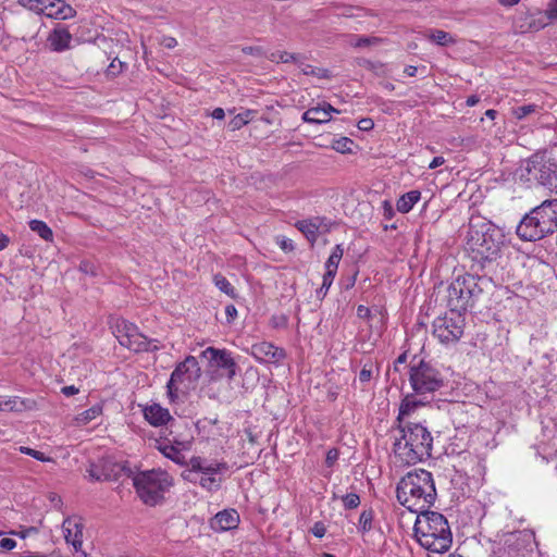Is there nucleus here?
I'll return each instance as SVG.
<instances>
[{
    "instance_id": "obj_26",
    "label": "nucleus",
    "mask_w": 557,
    "mask_h": 557,
    "mask_svg": "<svg viewBox=\"0 0 557 557\" xmlns=\"http://www.w3.org/2000/svg\"><path fill=\"white\" fill-rule=\"evenodd\" d=\"M114 335L120 344H122L125 339V337H128V335L133 334L137 326L134 323H131L126 320H117L113 326Z\"/></svg>"
},
{
    "instance_id": "obj_52",
    "label": "nucleus",
    "mask_w": 557,
    "mask_h": 557,
    "mask_svg": "<svg viewBox=\"0 0 557 557\" xmlns=\"http://www.w3.org/2000/svg\"><path fill=\"white\" fill-rule=\"evenodd\" d=\"M225 314L227 317V322L232 323L237 317V309L234 305H227L225 308Z\"/></svg>"
},
{
    "instance_id": "obj_46",
    "label": "nucleus",
    "mask_w": 557,
    "mask_h": 557,
    "mask_svg": "<svg viewBox=\"0 0 557 557\" xmlns=\"http://www.w3.org/2000/svg\"><path fill=\"white\" fill-rule=\"evenodd\" d=\"M125 63L120 61L119 59H114L107 69V74L110 76H115L123 71Z\"/></svg>"
},
{
    "instance_id": "obj_48",
    "label": "nucleus",
    "mask_w": 557,
    "mask_h": 557,
    "mask_svg": "<svg viewBox=\"0 0 557 557\" xmlns=\"http://www.w3.org/2000/svg\"><path fill=\"white\" fill-rule=\"evenodd\" d=\"M371 377H372V363L364 364L359 373V381L361 383H367L371 380Z\"/></svg>"
},
{
    "instance_id": "obj_16",
    "label": "nucleus",
    "mask_w": 557,
    "mask_h": 557,
    "mask_svg": "<svg viewBox=\"0 0 557 557\" xmlns=\"http://www.w3.org/2000/svg\"><path fill=\"white\" fill-rule=\"evenodd\" d=\"M296 228L300 231L305 237L313 245L321 232H326L327 227L324 224V219L315 216L308 220L297 221Z\"/></svg>"
},
{
    "instance_id": "obj_36",
    "label": "nucleus",
    "mask_w": 557,
    "mask_h": 557,
    "mask_svg": "<svg viewBox=\"0 0 557 557\" xmlns=\"http://www.w3.org/2000/svg\"><path fill=\"white\" fill-rule=\"evenodd\" d=\"M252 112L250 110H247L244 113H239L235 115L228 123V127L231 131H237L240 129L244 125H246L249 122V116Z\"/></svg>"
},
{
    "instance_id": "obj_62",
    "label": "nucleus",
    "mask_w": 557,
    "mask_h": 557,
    "mask_svg": "<svg viewBox=\"0 0 557 557\" xmlns=\"http://www.w3.org/2000/svg\"><path fill=\"white\" fill-rule=\"evenodd\" d=\"M394 214L393 207L389 205L388 201H384V215L387 219H391Z\"/></svg>"
},
{
    "instance_id": "obj_2",
    "label": "nucleus",
    "mask_w": 557,
    "mask_h": 557,
    "mask_svg": "<svg viewBox=\"0 0 557 557\" xmlns=\"http://www.w3.org/2000/svg\"><path fill=\"white\" fill-rule=\"evenodd\" d=\"M397 500L412 512H419L433 505L436 490L431 472L424 469L409 471L396 487Z\"/></svg>"
},
{
    "instance_id": "obj_63",
    "label": "nucleus",
    "mask_w": 557,
    "mask_h": 557,
    "mask_svg": "<svg viewBox=\"0 0 557 557\" xmlns=\"http://www.w3.org/2000/svg\"><path fill=\"white\" fill-rule=\"evenodd\" d=\"M9 243H10V238L5 234L0 233V250H3L4 248H7Z\"/></svg>"
},
{
    "instance_id": "obj_9",
    "label": "nucleus",
    "mask_w": 557,
    "mask_h": 557,
    "mask_svg": "<svg viewBox=\"0 0 557 557\" xmlns=\"http://www.w3.org/2000/svg\"><path fill=\"white\" fill-rule=\"evenodd\" d=\"M409 383L416 395L432 400L435 392L444 387L445 379L437 368L421 360L410 367Z\"/></svg>"
},
{
    "instance_id": "obj_22",
    "label": "nucleus",
    "mask_w": 557,
    "mask_h": 557,
    "mask_svg": "<svg viewBox=\"0 0 557 557\" xmlns=\"http://www.w3.org/2000/svg\"><path fill=\"white\" fill-rule=\"evenodd\" d=\"M71 40L72 35L65 27L54 28L48 37L51 49L57 52L69 49Z\"/></svg>"
},
{
    "instance_id": "obj_19",
    "label": "nucleus",
    "mask_w": 557,
    "mask_h": 557,
    "mask_svg": "<svg viewBox=\"0 0 557 557\" xmlns=\"http://www.w3.org/2000/svg\"><path fill=\"white\" fill-rule=\"evenodd\" d=\"M205 356L209 355V358L216 367L227 369L228 377L232 379L235 375L236 363L232 358L231 354L226 350H220L213 347H208L203 351Z\"/></svg>"
},
{
    "instance_id": "obj_58",
    "label": "nucleus",
    "mask_w": 557,
    "mask_h": 557,
    "mask_svg": "<svg viewBox=\"0 0 557 557\" xmlns=\"http://www.w3.org/2000/svg\"><path fill=\"white\" fill-rule=\"evenodd\" d=\"M78 393V388L75 387L74 385H69V386H64L62 388V394H64L65 396H73L75 394Z\"/></svg>"
},
{
    "instance_id": "obj_6",
    "label": "nucleus",
    "mask_w": 557,
    "mask_h": 557,
    "mask_svg": "<svg viewBox=\"0 0 557 557\" xmlns=\"http://www.w3.org/2000/svg\"><path fill=\"white\" fill-rule=\"evenodd\" d=\"M490 282L485 276L473 274L457 276L447 287V307L451 313L462 315L472 308Z\"/></svg>"
},
{
    "instance_id": "obj_51",
    "label": "nucleus",
    "mask_w": 557,
    "mask_h": 557,
    "mask_svg": "<svg viewBox=\"0 0 557 557\" xmlns=\"http://www.w3.org/2000/svg\"><path fill=\"white\" fill-rule=\"evenodd\" d=\"M547 16L549 20H557V0H552L548 4Z\"/></svg>"
},
{
    "instance_id": "obj_55",
    "label": "nucleus",
    "mask_w": 557,
    "mask_h": 557,
    "mask_svg": "<svg viewBox=\"0 0 557 557\" xmlns=\"http://www.w3.org/2000/svg\"><path fill=\"white\" fill-rule=\"evenodd\" d=\"M373 126H374V123L371 119H361L358 122V127L361 131H370L373 128Z\"/></svg>"
},
{
    "instance_id": "obj_20",
    "label": "nucleus",
    "mask_w": 557,
    "mask_h": 557,
    "mask_svg": "<svg viewBox=\"0 0 557 557\" xmlns=\"http://www.w3.org/2000/svg\"><path fill=\"white\" fill-rule=\"evenodd\" d=\"M123 341L124 342L121 345L135 352L154 351L159 349L157 345H152L154 341H149L138 331V327L133 334L128 335V337H125Z\"/></svg>"
},
{
    "instance_id": "obj_27",
    "label": "nucleus",
    "mask_w": 557,
    "mask_h": 557,
    "mask_svg": "<svg viewBox=\"0 0 557 557\" xmlns=\"http://www.w3.org/2000/svg\"><path fill=\"white\" fill-rule=\"evenodd\" d=\"M343 255H344V249H343L342 245H336L333 248L329 259L325 262V272L336 274L338 264L343 258Z\"/></svg>"
},
{
    "instance_id": "obj_45",
    "label": "nucleus",
    "mask_w": 557,
    "mask_h": 557,
    "mask_svg": "<svg viewBox=\"0 0 557 557\" xmlns=\"http://www.w3.org/2000/svg\"><path fill=\"white\" fill-rule=\"evenodd\" d=\"M272 60H277L283 63H289L296 62L298 60V55L286 51H277L275 53H272Z\"/></svg>"
},
{
    "instance_id": "obj_44",
    "label": "nucleus",
    "mask_w": 557,
    "mask_h": 557,
    "mask_svg": "<svg viewBox=\"0 0 557 557\" xmlns=\"http://www.w3.org/2000/svg\"><path fill=\"white\" fill-rule=\"evenodd\" d=\"M275 242L284 252H292L295 250L294 242L286 236H276Z\"/></svg>"
},
{
    "instance_id": "obj_43",
    "label": "nucleus",
    "mask_w": 557,
    "mask_h": 557,
    "mask_svg": "<svg viewBox=\"0 0 557 557\" xmlns=\"http://www.w3.org/2000/svg\"><path fill=\"white\" fill-rule=\"evenodd\" d=\"M342 502L346 509H355L360 505V497L356 493H348L342 496Z\"/></svg>"
},
{
    "instance_id": "obj_21",
    "label": "nucleus",
    "mask_w": 557,
    "mask_h": 557,
    "mask_svg": "<svg viewBox=\"0 0 557 557\" xmlns=\"http://www.w3.org/2000/svg\"><path fill=\"white\" fill-rule=\"evenodd\" d=\"M82 524L73 518H67L63 522V531L65 541L71 544L76 552H78L82 547L83 541V530Z\"/></svg>"
},
{
    "instance_id": "obj_8",
    "label": "nucleus",
    "mask_w": 557,
    "mask_h": 557,
    "mask_svg": "<svg viewBox=\"0 0 557 557\" xmlns=\"http://www.w3.org/2000/svg\"><path fill=\"white\" fill-rule=\"evenodd\" d=\"M520 180L555 189L557 182V162L546 153H535L520 169Z\"/></svg>"
},
{
    "instance_id": "obj_49",
    "label": "nucleus",
    "mask_w": 557,
    "mask_h": 557,
    "mask_svg": "<svg viewBox=\"0 0 557 557\" xmlns=\"http://www.w3.org/2000/svg\"><path fill=\"white\" fill-rule=\"evenodd\" d=\"M338 456H339V453L336 448L329 449L326 453V457H325V465L329 468L333 467L334 463L336 462V460L338 459Z\"/></svg>"
},
{
    "instance_id": "obj_64",
    "label": "nucleus",
    "mask_w": 557,
    "mask_h": 557,
    "mask_svg": "<svg viewBox=\"0 0 557 557\" xmlns=\"http://www.w3.org/2000/svg\"><path fill=\"white\" fill-rule=\"evenodd\" d=\"M479 101H480V98L476 95H472L467 98L466 103L468 107H473L476 103H479Z\"/></svg>"
},
{
    "instance_id": "obj_35",
    "label": "nucleus",
    "mask_w": 557,
    "mask_h": 557,
    "mask_svg": "<svg viewBox=\"0 0 557 557\" xmlns=\"http://www.w3.org/2000/svg\"><path fill=\"white\" fill-rule=\"evenodd\" d=\"M373 518L374 513L372 509L363 510L359 517V531H361L362 533L369 532L372 529Z\"/></svg>"
},
{
    "instance_id": "obj_15",
    "label": "nucleus",
    "mask_w": 557,
    "mask_h": 557,
    "mask_svg": "<svg viewBox=\"0 0 557 557\" xmlns=\"http://www.w3.org/2000/svg\"><path fill=\"white\" fill-rule=\"evenodd\" d=\"M431 400L425 397L416 395L414 392L406 395L399 405L395 424H406L408 422L406 418L410 417L418 408L425 406Z\"/></svg>"
},
{
    "instance_id": "obj_56",
    "label": "nucleus",
    "mask_w": 557,
    "mask_h": 557,
    "mask_svg": "<svg viewBox=\"0 0 557 557\" xmlns=\"http://www.w3.org/2000/svg\"><path fill=\"white\" fill-rule=\"evenodd\" d=\"M357 315L361 319H368L371 315V310L368 307L360 305L357 308Z\"/></svg>"
},
{
    "instance_id": "obj_39",
    "label": "nucleus",
    "mask_w": 557,
    "mask_h": 557,
    "mask_svg": "<svg viewBox=\"0 0 557 557\" xmlns=\"http://www.w3.org/2000/svg\"><path fill=\"white\" fill-rule=\"evenodd\" d=\"M336 274L334 273H330V272H325L324 275H323V282H322V285L321 287L317 290V296L320 297V298H323L330 287L332 286L333 284V280L335 277Z\"/></svg>"
},
{
    "instance_id": "obj_11",
    "label": "nucleus",
    "mask_w": 557,
    "mask_h": 557,
    "mask_svg": "<svg viewBox=\"0 0 557 557\" xmlns=\"http://www.w3.org/2000/svg\"><path fill=\"white\" fill-rule=\"evenodd\" d=\"M199 372L198 361L194 356H187L175 367L166 383V394L171 403H175L178 398V385L197 379Z\"/></svg>"
},
{
    "instance_id": "obj_5",
    "label": "nucleus",
    "mask_w": 557,
    "mask_h": 557,
    "mask_svg": "<svg viewBox=\"0 0 557 557\" xmlns=\"http://www.w3.org/2000/svg\"><path fill=\"white\" fill-rule=\"evenodd\" d=\"M557 230V200H544L527 213L517 225L518 237L525 242H535L553 234Z\"/></svg>"
},
{
    "instance_id": "obj_42",
    "label": "nucleus",
    "mask_w": 557,
    "mask_h": 557,
    "mask_svg": "<svg viewBox=\"0 0 557 557\" xmlns=\"http://www.w3.org/2000/svg\"><path fill=\"white\" fill-rule=\"evenodd\" d=\"M536 109H537L536 104H523V106H519V107L515 108L512 112H513V115L518 120H522L525 116H528L529 114L535 112Z\"/></svg>"
},
{
    "instance_id": "obj_17",
    "label": "nucleus",
    "mask_w": 557,
    "mask_h": 557,
    "mask_svg": "<svg viewBox=\"0 0 557 557\" xmlns=\"http://www.w3.org/2000/svg\"><path fill=\"white\" fill-rule=\"evenodd\" d=\"M145 419L153 426H162L170 423L174 426V419L166 408L161 407L159 404L148 405L144 408Z\"/></svg>"
},
{
    "instance_id": "obj_50",
    "label": "nucleus",
    "mask_w": 557,
    "mask_h": 557,
    "mask_svg": "<svg viewBox=\"0 0 557 557\" xmlns=\"http://www.w3.org/2000/svg\"><path fill=\"white\" fill-rule=\"evenodd\" d=\"M311 533L318 539L323 537L326 533V528L324 523L321 521L315 522L311 528Z\"/></svg>"
},
{
    "instance_id": "obj_34",
    "label": "nucleus",
    "mask_w": 557,
    "mask_h": 557,
    "mask_svg": "<svg viewBox=\"0 0 557 557\" xmlns=\"http://www.w3.org/2000/svg\"><path fill=\"white\" fill-rule=\"evenodd\" d=\"M101 411H102L101 407L94 406V407H91V408L81 412L76 417L75 420H76L78 425H86L91 420L96 419L101 413Z\"/></svg>"
},
{
    "instance_id": "obj_59",
    "label": "nucleus",
    "mask_w": 557,
    "mask_h": 557,
    "mask_svg": "<svg viewBox=\"0 0 557 557\" xmlns=\"http://www.w3.org/2000/svg\"><path fill=\"white\" fill-rule=\"evenodd\" d=\"M242 51L246 54H256V55H260L261 54V48L259 47H244L242 49Z\"/></svg>"
},
{
    "instance_id": "obj_28",
    "label": "nucleus",
    "mask_w": 557,
    "mask_h": 557,
    "mask_svg": "<svg viewBox=\"0 0 557 557\" xmlns=\"http://www.w3.org/2000/svg\"><path fill=\"white\" fill-rule=\"evenodd\" d=\"M29 228L37 233L44 240L52 242L53 233L52 230L47 225L46 222L40 220H32L28 223Z\"/></svg>"
},
{
    "instance_id": "obj_3",
    "label": "nucleus",
    "mask_w": 557,
    "mask_h": 557,
    "mask_svg": "<svg viewBox=\"0 0 557 557\" xmlns=\"http://www.w3.org/2000/svg\"><path fill=\"white\" fill-rule=\"evenodd\" d=\"M504 243L503 232L490 221L471 219L467 235V250L471 259L482 267L500 256Z\"/></svg>"
},
{
    "instance_id": "obj_53",
    "label": "nucleus",
    "mask_w": 557,
    "mask_h": 557,
    "mask_svg": "<svg viewBox=\"0 0 557 557\" xmlns=\"http://www.w3.org/2000/svg\"><path fill=\"white\" fill-rule=\"evenodd\" d=\"M16 546V542L13 539L4 537L0 540V547L5 550H11Z\"/></svg>"
},
{
    "instance_id": "obj_25",
    "label": "nucleus",
    "mask_w": 557,
    "mask_h": 557,
    "mask_svg": "<svg viewBox=\"0 0 557 557\" xmlns=\"http://www.w3.org/2000/svg\"><path fill=\"white\" fill-rule=\"evenodd\" d=\"M302 120L307 123L322 124L329 122L331 116H327V111L322 106H319L304 112Z\"/></svg>"
},
{
    "instance_id": "obj_54",
    "label": "nucleus",
    "mask_w": 557,
    "mask_h": 557,
    "mask_svg": "<svg viewBox=\"0 0 557 557\" xmlns=\"http://www.w3.org/2000/svg\"><path fill=\"white\" fill-rule=\"evenodd\" d=\"M161 45L168 49H173L177 46V40L174 37L164 36L161 40Z\"/></svg>"
},
{
    "instance_id": "obj_18",
    "label": "nucleus",
    "mask_w": 557,
    "mask_h": 557,
    "mask_svg": "<svg viewBox=\"0 0 557 557\" xmlns=\"http://www.w3.org/2000/svg\"><path fill=\"white\" fill-rule=\"evenodd\" d=\"M239 523V515L235 509H225L218 512L211 520V528L215 531H228Z\"/></svg>"
},
{
    "instance_id": "obj_31",
    "label": "nucleus",
    "mask_w": 557,
    "mask_h": 557,
    "mask_svg": "<svg viewBox=\"0 0 557 557\" xmlns=\"http://www.w3.org/2000/svg\"><path fill=\"white\" fill-rule=\"evenodd\" d=\"M428 38L436 42L438 46L443 47L455 44V39L453 38V36L449 33L444 32L442 29L431 30V33L428 35Z\"/></svg>"
},
{
    "instance_id": "obj_4",
    "label": "nucleus",
    "mask_w": 557,
    "mask_h": 557,
    "mask_svg": "<svg viewBox=\"0 0 557 557\" xmlns=\"http://www.w3.org/2000/svg\"><path fill=\"white\" fill-rule=\"evenodd\" d=\"M413 532L419 544L432 553L444 554L451 547L453 534L448 521L440 512L428 508L420 510Z\"/></svg>"
},
{
    "instance_id": "obj_47",
    "label": "nucleus",
    "mask_w": 557,
    "mask_h": 557,
    "mask_svg": "<svg viewBox=\"0 0 557 557\" xmlns=\"http://www.w3.org/2000/svg\"><path fill=\"white\" fill-rule=\"evenodd\" d=\"M160 451L168 458L172 460H176V456L180 454V450L174 445H163L160 446Z\"/></svg>"
},
{
    "instance_id": "obj_24",
    "label": "nucleus",
    "mask_w": 557,
    "mask_h": 557,
    "mask_svg": "<svg viewBox=\"0 0 557 557\" xmlns=\"http://www.w3.org/2000/svg\"><path fill=\"white\" fill-rule=\"evenodd\" d=\"M421 193L419 190H410L404 194L396 203L397 210L401 213H408L413 206L420 200Z\"/></svg>"
},
{
    "instance_id": "obj_33",
    "label": "nucleus",
    "mask_w": 557,
    "mask_h": 557,
    "mask_svg": "<svg viewBox=\"0 0 557 557\" xmlns=\"http://www.w3.org/2000/svg\"><path fill=\"white\" fill-rule=\"evenodd\" d=\"M358 65L373 72L377 76L386 75V67L381 62H373L368 59H358Z\"/></svg>"
},
{
    "instance_id": "obj_40",
    "label": "nucleus",
    "mask_w": 557,
    "mask_h": 557,
    "mask_svg": "<svg viewBox=\"0 0 557 557\" xmlns=\"http://www.w3.org/2000/svg\"><path fill=\"white\" fill-rule=\"evenodd\" d=\"M380 41H381V39L377 37L361 36V37H357L355 39V41H350V46H352L355 48L370 47V46L379 44Z\"/></svg>"
},
{
    "instance_id": "obj_14",
    "label": "nucleus",
    "mask_w": 557,
    "mask_h": 557,
    "mask_svg": "<svg viewBox=\"0 0 557 557\" xmlns=\"http://www.w3.org/2000/svg\"><path fill=\"white\" fill-rule=\"evenodd\" d=\"M249 354L260 363L280 364L286 357V352L283 348L270 342L253 344L249 349Z\"/></svg>"
},
{
    "instance_id": "obj_37",
    "label": "nucleus",
    "mask_w": 557,
    "mask_h": 557,
    "mask_svg": "<svg viewBox=\"0 0 557 557\" xmlns=\"http://www.w3.org/2000/svg\"><path fill=\"white\" fill-rule=\"evenodd\" d=\"M302 73L305 75H312V76H317L319 78H330L331 77V74H330V71L326 70V69H321V67H314L310 64H305L304 67L301 69Z\"/></svg>"
},
{
    "instance_id": "obj_38",
    "label": "nucleus",
    "mask_w": 557,
    "mask_h": 557,
    "mask_svg": "<svg viewBox=\"0 0 557 557\" xmlns=\"http://www.w3.org/2000/svg\"><path fill=\"white\" fill-rule=\"evenodd\" d=\"M354 145V141L349 139L348 137H341L339 139H336L332 144V148L341 153L351 152V146Z\"/></svg>"
},
{
    "instance_id": "obj_57",
    "label": "nucleus",
    "mask_w": 557,
    "mask_h": 557,
    "mask_svg": "<svg viewBox=\"0 0 557 557\" xmlns=\"http://www.w3.org/2000/svg\"><path fill=\"white\" fill-rule=\"evenodd\" d=\"M343 11L339 13V15L342 16H346V17H354V16H357V14H355V10H357L356 8L351 7V5H344L343 8Z\"/></svg>"
},
{
    "instance_id": "obj_32",
    "label": "nucleus",
    "mask_w": 557,
    "mask_h": 557,
    "mask_svg": "<svg viewBox=\"0 0 557 557\" xmlns=\"http://www.w3.org/2000/svg\"><path fill=\"white\" fill-rule=\"evenodd\" d=\"M214 285L224 294L230 296L231 298H236L237 294L234 286L228 282V280L222 274H215L213 277Z\"/></svg>"
},
{
    "instance_id": "obj_41",
    "label": "nucleus",
    "mask_w": 557,
    "mask_h": 557,
    "mask_svg": "<svg viewBox=\"0 0 557 557\" xmlns=\"http://www.w3.org/2000/svg\"><path fill=\"white\" fill-rule=\"evenodd\" d=\"M18 450L22 454L28 455V456H30V457H33L36 460H39L41 462H48V461L52 460L50 457L46 456L44 453H41L39 450H36V449H33L30 447L20 446Z\"/></svg>"
},
{
    "instance_id": "obj_12",
    "label": "nucleus",
    "mask_w": 557,
    "mask_h": 557,
    "mask_svg": "<svg viewBox=\"0 0 557 557\" xmlns=\"http://www.w3.org/2000/svg\"><path fill=\"white\" fill-rule=\"evenodd\" d=\"M463 321L460 314L437 317L433 322V334L443 344L456 343L463 334Z\"/></svg>"
},
{
    "instance_id": "obj_61",
    "label": "nucleus",
    "mask_w": 557,
    "mask_h": 557,
    "mask_svg": "<svg viewBox=\"0 0 557 557\" xmlns=\"http://www.w3.org/2000/svg\"><path fill=\"white\" fill-rule=\"evenodd\" d=\"M211 116L215 120H223L225 116L224 110L222 108H215L212 111Z\"/></svg>"
},
{
    "instance_id": "obj_30",
    "label": "nucleus",
    "mask_w": 557,
    "mask_h": 557,
    "mask_svg": "<svg viewBox=\"0 0 557 557\" xmlns=\"http://www.w3.org/2000/svg\"><path fill=\"white\" fill-rule=\"evenodd\" d=\"M24 408V400H21L17 396L0 399V410L2 411H22Z\"/></svg>"
},
{
    "instance_id": "obj_13",
    "label": "nucleus",
    "mask_w": 557,
    "mask_h": 557,
    "mask_svg": "<svg viewBox=\"0 0 557 557\" xmlns=\"http://www.w3.org/2000/svg\"><path fill=\"white\" fill-rule=\"evenodd\" d=\"M87 473L89 479L94 481H116L122 473H126L128 476L132 475L129 468L110 460H103L99 466L90 465Z\"/></svg>"
},
{
    "instance_id": "obj_60",
    "label": "nucleus",
    "mask_w": 557,
    "mask_h": 557,
    "mask_svg": "<svg viewBox=\"0 0 557 557\" xmlns=\"http://www.w3.org/2000/svg\"><path fill=\"white\" fill-rule=\"evenodd\" d=\"M445 159L443 157H435L429 164V169L433 170L444 164Z\"/></svg>"
},
{
    "instance_id": "obj_29",
    "label": "nucleus",
    "mask_w": 557,
    "mask_h": 557,
    "mask_svg": "<svg viewBox=\"0 0 557 557\" xmlns=\"http://www.w3.org/2000/svg\"><path fill=\"white\" fill-rule=\"evenodd\" d=\"M61 7H58L55 10L52 9L47 12V16L54 17L58 20H67L75 16L76 11L69 4H65L62 0L59 2Z\"/></svg>"
},
{
    "instance_id": "obj_7",
    "label": "nucleus",
    "mask_w": 557,
    "mask_h": 557,
    "mask_svg": "<svg viewBox=\"0 0 557 557\" xmlns=\"http://www.w3.org/2000/svg\"><path fill=\"white\" fill-rule=\"evenodd\" d=\"M133 484L139 498L150 506L162 502L164 494L173 485L172 476L164 470L141 471L133 476Z\"/></svg>"
},
{
    "instance_id": "obj_10",
    "label": "nucleus",
    "mask_w": 557,
    "mask_h": 557,
    "mask_svg": "<svg viewBox=\"0 0 557 557\" xmlns=\"http://www.w3.org/2000/svg\"><path fill=\"white\" fill-rule=\"evenodd\" d=\"M222 470H227L224 462H211L201 457H193L189 460V469L184 474L185 479H190L193 474H200L198 483L209 492L218 491L221 486V479L215 475Z\"/></svg>"
},
{
    "instance_id": "obj_23",
    "label": "nucleus",
    "mask_w": 557,
    "mask_h": 557,
    "mask_svg": "<svg viewBox=\"0 0 557 557\" xmlns=\"http://www.w3.org/2000/svg\"><path fill=\"white\" fill-rule=\"evenodd\" d=\"M61 0H18V3L32 11L46 13L57 7Z\"/></svg>"
},
{
    "instance_id": "obj_1",
    "label": "nucleus",
    "mask_w": 557,
    "mask_h": 557,
    "mask_svg": "<svg viewBox=\"0 0 557 557\" xmlns=\"http://www.w3.org/2000/svg\"><path fill=\"white\" fill-rule=\"evenodd\" d=\"M393 450L396 458L405 465H416L432 455L433 437L420 422L395 424Z\"/></svg>"
}]
</instances>
